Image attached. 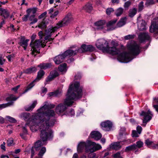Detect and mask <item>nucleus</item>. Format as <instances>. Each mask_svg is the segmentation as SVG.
Listing matches in <instances>:
<instances>
[{"label":"nucleus","instance_id":"42","mask_svg":"<svg viewBox=\"0 0 158 158\" xmlns=\"http://www.w3.org/2000/svg\"><path fill=\"white\" fill-rule=\"evenodd\" d=\"M14 142V140L12 138H10L7 141V144L8 146H10L13 145Z\"/></svg>","mask_w":158,"mask_h":158},{"label":"nucleus","instance_id":"59","mask_svg":"<svg viewBox=\"0 0 158 158\" xmlns=\"http://www.w3.org/2000/svg\"><path fill=\"white\" fill-rule=\"evenodd\" d=\"M81 74L80 73H78L75 76V78L76 80L80 79L81 77Z\"/></svg>","mask_w":158,"mask_h":158},{"label":"nucleus","instance_id":"16","mask_svg":"<svg viewBox=\"0 0 158 158\" xmlns=\"http://www.w3.org/2000/svg\"><path fill=\"white\" fill-rule=\"evenodd\" d=\"M65 58L63 53L60 54L56 56L54 59V60L56 64H59L62 62Z\"/></svg>","mask_w":158,"mask_h":158},{"label":"nucleus","instance_id":"46","mask_svg":"<svg viewBox=\"0 0 158 158\" xmlns=\"http://www.w3.org/2000/svg\"><path fill=\"white\" fill-rule=\"evenodd\" d=\"M131 1H128L125 3L123 6L126 10H127L129 7L131 5Z\"/></svg>","mask_w":158,"mask_h":158},{"label":"nucleus","instance_id":"27","mask_svg":"<svg viewBox=\"0 0 158 158\" xmlns=\"http://www.w3.org/2000/svg\"><path fill=\"white\" fill-rule=\"evenodd\" d=\"M83 8L88 13H90L93 9L92 4L89 3L86 4Z\"/></svg>","mask_w":158,"mask_h":158},{"label":"nucleus","instance_id":"34","mask_svg":"<svg viewBox=\"0 0 158 158\" xmlns=\"http://www.w3.org/2000/svg\"><path fill=\"white\" fill-rule=\"evenodd\" d=\"M126 134L125 129L124 128H121L119 131V135L117 137L118 139H121L123 136H125Z\"/></svg>","mask_w":158,"mask_h":158},{"label":"nucleus","instance_id":"19","mask_svg":"<svg viewBox=\"0 0 158 158\" xmlns=\"http://www.w3.org/2000/svg\"><path fill=\"white\" fill-rule=\"evenodd\" d=\"M59 13V11L58 10H55L52 8L50 9V18L52 19H54V21L57 20V19L56 17Z\"/></svg>","mask_w":158,"mask_h":158},{"label":"nucleus","instance_id":"64","mask_svg":"<svg viewBox=\"0 0 158 158\" xmlns=\"http://www.w3.org/2000/svg\"><path fill=\"white\" fill-rule=\"evenodd\" d=\"M47 12H45L44 13L40 15L39 16V19H41L43 18H44L46 15Z\"/></svg>","mask_w":158,"mask_h":158},{"label":"nucleus","instance_id":"38","mask_svg":"<svg viewBox=\"0 0 158 158\" xmlns=\"http://www.w3.org/2000/svg\"><path fill=\"white\" fill-rule=\"evenodd\" d=\"M37 68L35 67H32L29 68L24 71V73H31L36 71Z\"/></svg>","mask_w":158,"mask_h":158},{"label":"nucleus","instance_id":"60","mask_svg":"<svg viewBox=\"0 0 158 158\" xmlns=\"http://www.w3.org/2000/svg\"><path fill=\"white\" fill-rule=\"evenodd\" d=\"M132 136L133 137H139L137 132L135 131H133L132 132Z\"/></svg>","mask_w":158,"mask_h":158},{"label":"nucleus","instance_id":"4","mask_svg":"<svg viewBox=\"0 0 158 158\" xmlns=\"http://www.w3.org/2000/svg\"><path fill=\"white\" fill-rule=\"evenodd\" d=\"M73 19V18L70 13H68L63 19L61 21H59L56 24V26L54 27H52L50 28V37L51 34L56 31L57 29L62 27L65 26L67 25ZM52 40V38L50 37V41Z\"/></svg>","mask_w":158,"mask_h":158},{"label":"nucleus","instance_id":"15","mask_svg":"<svg viewBox=\"0 0 158 158\" xmlns=\"http://www.w3.org/2000/svg\"><path fill=\"white\" fill-rule=\"evenodd\" d=\"M57 117L54 111L50 110V127L54 125L56 122V118Z\"/></svg>","mask_w":158,"mask_h":158},{"label":"nucleus","instance_id":"9","mask_svg":"<svg viewBox=\"0 0 158 158\" xmlns=\"http://www.w3.org/2000/svg\"><path fill=\"white\" fill-rule=\"evenodd\" d=\"M95 50V48L90 45L82 44L81 48L78 49L79 52H83L89 51L92 52Z\"/></svg>","mask_w":158,"mask_h":158},{"label":"nucleus","instance_id":"57","mask_svg":"<svg viewBox=\"0 0 158 158\" xmlns=\"http://www.w3.org/2000/svg\"><path fill=\"white\" fill-rule=\"evenodd\" d=\"M113 157L115 158H123L121 156L120 152H117L116 153L114 154Z\"/></svg>","mask_w":158,"mask_h":158},{"label":"nucleus","instance_id":"48","mask_svg":"<svg viewBox=\"0 0 158 158\" xmlns=\"http://www.w3.org/2000/svg\"><path fill=\"white\" fill-rule=\"evenodd\" d=\"M6 118L9 120V121L11 123H15L16 122V120L14 118L10 116H6Z\"/></svg>","mask_w":158,"mask_h":158},{"label":"nucleus","instance_id":"2","mask_svg":"<svg viewBox=\"0 0 158 158\" xmlns=\"http://www.w3.org/2000/svg\"><path fill=\"white\" fill-rule=\"evenodd\" d=\"M38 113L34 116V118L36 120L40 119L39 123L34 122V120L32 121L33 125L30 126L31 131L35 132L39 128L40 131V137L44 142L46 141L49 135V105L48 102H45V104L38 110ZM31 121L30 123H31Z\"/></svg>","mask_w":158,"mask_h":158},{"label":"nucleus","instance_id":"55","mask_svg":"<svg viewBox=\"0 0 158 158\" xmlns=\"http://www.w3.org/2000/svg\"><path fill=\"white\" fill-rule=\"evenodd\" d=\"M114 11L112 8H108L106 10V13L107 15H110V13Z\"/></svg>","mask_w":158,"mask_h":158},{"label":"nucleus","instance_id":"41","mask_svg":"<svg viewBox=\"0 0 158 158\" xmlns=\"http://www.w3.org/2000/svg\"><path fill=\"white\" fill-rule=\"evenodd\" d=\"M123 9L122 7H119L116 10L115 12V15L117 17L120 16L123 13Z\"/></svg>","mask_w":158,"mask_h":158},{"label":"nucleus","instance_id":"36","mask_svg":"<svg viewBox=\"0 0 158 158\" xmlns=\"http://www.w3.org/2000/svg\"><path fill=\"white\" fill-rule=\"evenodd\" d=\"M21 118L25 120H27L30 117V114L28 113H23L20 115Z\"/></svg>","mask_w":158,"mask_h":158},{"label":"nucleus","instance_id":"26","mask_svg":"<svg viewBox=\"0 0 158 158\" xmlns=\"http://www.w3.org/2000/svg\"><path fill=\"white\" fill-rule=\"evenodd\" d=\"M80 85L79 82L74 81L70 85L68 89H79Z\"/></svg>","mask_w":158,"mask_h":158},{"label":"nucleus","instance_id":"28","mask_svg":"<svg viewBox=\"0 0 158 158\" xmlns=\"http://www.w3.org/2000/svg\"><path fill=\"white\" fill-rule=\"evenodd\" d=\"M126 19H127L126 17L121 19L117 23V27H121L124 25L126 23Z\"/></svg>","mask_w":158,"mask_h":158},{"label":"nucleus","instance_id":"49","mask_svg":"<svg viewBox=\"0 0 158 158\" xmlns=\"http://www.w3.org/2000/svg\"><path fill=\"white\" fill-rule=\"evenodd\" d=\"M28 125L29 124L27 123L24 127L23 126L22 127L23 133H24V134H27V126H28Z\"/></svg>","mask_w":158,"mask_h":158},{"label":"nucleus","instance_id":"21","mask_svg":"<svg viewBox=\"0 0 158 158\" xmlns=\"http://www.w3.org/2000/svg\"><path fill=\"white\" fill-rule=\"evenodd\" d=\"M29 41V40H25L24 37H22L21 38L19 44L24 48V50H26L28 45L27 43Z\"/></svg>","mask_w":158,"mask_h":158},{"label":"nucleus","instance_id":"30","mask_svg":"<svg viewBox=\"0 0 158 158\" xmlns=\"http://www.w3.org/2000/svg\"><path fill=\"white\" fill-rule=\"evenodd\" d=\"M59 75L58 72L56 70L52 71L50 73V81Z\"/></svg>","mask_w":158,"mask_h":158},{"label":"nucleus","instance_id":"22","mask_svg":"<svg viewBox=\"0 0 158 158\" xmlns=\"http://www.w3.org/2000/svg\"><path fill=\"white\" fill-rule=\"evenodd\" d=\"M110 148L115 150H118L121 147V146L119 142H116L111 143L110 145Z\"/></svg>","mask_w":158,"mask_h":158},{"label":"nucleus","instance_id":"40","mask_svg":"<svg viewBox=\"0 0 158 158\" xmlns=\"http://www.w3.org/2000/svg\"><path fill=\"white\" fill-rule=\"evenodd\" d=\"M61 93V90L60 89H57L54 92H50V96H53L57 97L60 95Z\"/></svg>","mask_w":158,"mask_h":158},{"label":"nucleus","instance_id":"6","mask_svg":"<svg viewBox=\"0 0 158 158\" xmlns=\"http://www.w3.org/2000/svg\"><path fill=\"white\" fill-rule=\"evenodd\" d=\"M28 89H25L24 91H23L21 92L22 94H21L20 92H19L20 95L19 97H18L17 98H15L14 95H10L9 96L7 97L6 98V100L7 101H11L10 102H8L6 104H0V109H2V108H6L7 106H11L12 105L13 102V101L16 100L19 97L21 96L22 94H23L27 92L28 90Z\"/></svg>","mask_w":158,"mask_h":158},{"label":"nucleus","instance_id":"62","mask_svg":"<svg viewBox=\"0 0 158 158\" xmlns=\"http://www.w3.org/2000/svg\"><path fill=\"white\" fill-rule=\"evenodd\" d=\"M5 61V60L1 56H0V64L2 65L4 64Z\"/></svg>","mask_w":158,"mask_h":158},{"label":"nucleus","instance_id":"25","mask_svg":"<svg viewBox=\"0 0 158 158\" xmlns=\"http://www.w3.org/2000/svg\"><path fill=\"white\" fill-rule=\"evenodd\" d=\"M141 116H143L144 117V119L143 120V123H146L148 121H150L152 118L151 116L147 115V113L146 112L143 111L140 114Z\"/></svg>","mask_w":158,"mask_h":158},{"label":"nucleus","instance_id":"17","mask_svg":"<svg viewBox=\"0 0 158 158\" xmlns=\"http://www.w3.org/2000/svg\"><path fill=\"white\" fill-rule=\"evenodd\" d=\"M105 22L104 20H101L94 23L95 29L98 30H101L105 27Z\"/></svg>","mask_w":158,"mask_h":158},{"label":"nucleus","instance_id":"14","mask_svg":"<svg viewBox=\"0 0 158 158\" xmlns=\"http://www.w3.org/2000/svg\"><path fill=\"white\" fill-rule=\"evenodd\" d=\"M79 52L78 49L73 50L72 49H68L63 53L65 57L67 58V57H70L71 56L75 55H76L77 53Z\"/></svg>","mask_w":158,"mask_h":158},{"label":"nucleus","instance_id":"61","mask_svg":"<svg viewBox=\"0 0 158 158\" xmlns=\"http://www.w3.org/2000/svg\"><path fill=\"white\" fill-rule=\"evenodd\" d=\"M30 15H29V14H27V15H24V16L22 18V19L23 20V21H27V18H28V17Z\"/></svg>","mask_w":158,"mask_h":158},{"label":"nucleus","instance_id":"63","mask_svg":"<svg viewBox=\"0 0 158 158\" xmlns=\"http://www.w3.org/2000/svg\"><path fill=\"white\" fill-rule=\"evenodd\" d=\"M142 129V128L141 126H139L137 127V132L139 134H140Z\"/></svg>","mask_w":158,"mask_h":158},{"label":"nucleus","instance_id":"31","mask_svg":"<svg viewBox=\"0 0 158 158\" xmlns=\"http://www.w3.org/2000/svg\"><path fill=\"white\" fill-rule=\"evenodd\" d=\"M44 74V72L43 70H40L38 71L36 78L35 79V81H39L42 78Z\"/></svg>","mask_w":158,"mask_h":158},{"label":"nucleus","instance_id":"11","mask_svg":"<svg viewBox=\"0 0 158 158\" xmlns=\"http://www.w3.org/2000/svg\"><path fill=\"white\" fill-rule=\"evenodd\" d=\"M49 30H46L45 32L43 33L42 31H40L38 33L40 40H42L43 36L44 37V41L47 42L49 41Z\"/></svg>","mask_w":158,"mask_h":158},{"label":"nucleus","instance_id":"5","mask_svg":"<svg viewBox=\"0 0 158 158\" xmlns=\"http://www.w3.org/2000/svg\"><path fill=\"white\" fill-rule=\"evenodd\" d=\"M94 144V142L89 140L86 142H81L77 146V151L78 152H82L85 151L86 153H92L93 152H91V150L93 149V145Z\"/></svg>","mask_w":158,"mask_h":158},{"label":"nucleus","instance_id":"50","mask_svg":"<svg viewBox=\"0 0 158 158\" xmlns=\"http://www.w3.org/2000/svg\"><path fill=\"white\" fill-rule=\"evenodd\" d=\"M136 143V149H137L138 148H140L143 146V143L140 141H139L137 142Z\"/></svg>","mask_w":158,"mask_h":158},{"label":"nucleus","instance_id":"52","mask_svg":"<svg viewBox=\"0 0 158 158\" xmlns=\"http://www.w3.org/2000/svg\"><path fill=\"white\" fill-rule=\"evenodd\" d=\"M143 2H140L138 5V10L139 11H142L143 8Z\"/></svg>","mask_w":158,"mask_h":158},{"label":"nucleus","instance_id":"13","mask_svg":"<svg viewBox=\"0 0 158 158\" xmlns=\"http://www.w3.org/2000/svg\"><path fill=\"white\" fill-rule=\"evenodd\" d=\"M150 37L148 33H140L138 36V38L141 43L144 42L146 40H150Z\"/></svg>","mask_w":158,"mask_h":158},{"label":"nucleus","instance_id":"54","mask_svg":"<svg viewBox=\"0 0 158 158\" xmlns=\"http://www.w3.org/2000/svg\"><path fill=\"white\" fill-rule=\"evenodd\" d=\"M109 154V152H103L101 153V154L100 156L101 158H104L107 156Z\"/></svg>","mask_w":158,"mask_h":158},{"label":"nucleus","instance_id":"39","mask_svg":"<svg viewBox=\"0 0 158 158\" xmlns=\"http://www.w3.org/2000/svg\"><path fill=\"white\" fill-rule=\"evenodd\" d=\"M136 149V144H134L133 145L126 147L125 150V152H128L130 151L135 150Z\"/></svg>","mask_w":158,"mask_h":158},{"label":"nucleus","instance_id":"29","mask_svg":"<svg viewBox=\"0 0 158 158\" xmlns=\"http://www.w3.org/2000/svg\"><path fill=\"white\" fill-rule=\"evenodd\" d=\"M37 103V101H34L31 105L27 106L25 107V110L27 111L31 110L34 108Z\"/></svg>","mask_w":158,"mask_h":158},{"label":"nucleus","instance_id":"12","mask_svg":"<svg viewBox=\"0 0 158 158\" xmlns=\"http://www.w3.org/2000/svg\"><path fill=\"white\" fill-rule=\"evenodd\" d=\"M101 126L103 130L106 131H109L112 127V123L110 121L107 120L102 123Z\"/></svg>","mask_w":158,"mask_h":158},{"label":"nucleus","instance_id":"53","mask_svg":"<svg viewBox=\"0 0 158 158\" xmlns=\"http://www.w3.org/2000/svg\"><path fill=\"white\" fill-rule=\"evenodd\" d=\"M154 4V2L153 0H148L147 1L145 5L147 6H148L150 5H152Z\"/></svg>","mask_w":158,"mask_h":158},{"label":"nucleus","instance_id":"35","mask_svg":"<svg viewBox=\"0 0 158 158\" xmlns=\"http://www.w3.org/2000/svg\"><path fill=\"white\" fill-rule=\"evenodd\" d=\"M49 67V63H42L38 65V67L40 68L41 69H46Z\"/></svg>","mask_w":158,"mask_h":158},{"label":"nucleus","instance_id":"58","mask_svg":"<svg viewBox=\"0 0 158 158\" xmlns=\"http://www.w3.org/2000/svg\"><path fill=\"white\" fill-rule=\"evenodd\" d=\"M35 151H36L35 150V148L34 147H32L31 149V157L32 158L33 156H34L35 154Z\"/></svg>","mask_w":158,"mask_h":158},{"label":"nucleus","instance_id":"32","mask_svg":"<svg viewBox=\"0 0 158 158\" xmlns=\"http://www.w3.org/2000/svg\"><path fill=\"white\" fill-rule=\"evenodd\" d=\"M94 144L93 145V149H91V151L94 152L100 150L102 148L101 145L98 144H96L94 142Z\"/></svg>","mask_w":158,"mask_h":158},{"label":"nucleus","instance_id":"18","mask_svg":"<svg viewBox=\"0 0 158 158\" xmlns=\"http://www.w3.org/2000/svg\"><path fill=\"white\" fill-rule=\"evenodd\" d=\"M90 136L92 138H94L95 140H98L101 138L102 135L99 132L94 131H92L91 133Z\"/></svg>","mask_w":158,"mask_h":158},{"label":"nucleus","instance_id":"1","mask_svg":"<svg viewBox=\"0 0 158 158\" xmlns=\"http://www.w3.org/2000/svg\"><path fill=\"white\" fill-rule=\"evenodd\" d=\"M96 45L98 49L102 50L103 52L113 55H118V59L122 62H129L133 58L131 54L133 56L137 55L140 52L139 45L134 41L127 44V48L129 53L126 52L121 53L120 49L115 47H110L108 42L103 39L98 40Z\"/></svg>","mask_w":158,"mask_h":158},{"label":"nucleus","instance_id":"23","mask_svg":"<svg viewBox=\"0 0 158 158\" xmlns=\"http://www.w3.org/2000/svg\"><path fill=\"white\" fill-rule=\"evenodd\" d=\"M0 14L4 18H7L9 15V12L6 9L1 7H0Z\"/></svg>","mask_w":158,"mask_h":158},{"label":"nucleus","instance_id":"47","mask_svg":"<svg viewBox=\"0 0 158 158\" xmlns=\"http://www.w3.org/2000/svg\"><path fill=\"white\" fill-rule=\"evenodd\" d=\"M135 36L134 35H127L125 36L124 37V39L126 40H131L133 39Z\"/></svg>","mask_w":158,"mask_h":158},{"label":"nucleus","instance_id":"20","mask_svg":"<svg viewBox=\"0 0 158 158\" xmlns=\"http://www.w3.org/2000/svg\"><path fill=\"white\" fill-rule=\"evenodd\" d=\"M49 23V19L46 18L44 19L42 22L40 23L38 27L40 28L43 29L46 27L47 25Z\"/></svg>","mask_w":158,"mask_h":158},{"label":"nucleus","instance_id":"56","mask_svg":"<svg viewBox=\"0 0 158 158\" xmlns=\"http://www.w3.org/2000/svg\"><path fill=\"white\" fill-rule=\"evenodd\" d=\"M116 20H114L109 22L107 24V27H109L112 26L116 23Z\"/></svg>","mask_w":158,"mask_h":158},{"label":"nucleus","instance_id":"33","mask_svg":"<svg viewBox=\"0 0 158 158\" xmlns=\"http://www.w3.org/2000/svg\"><path fill=\"white\" fill-rule=\"evenodd\" d=\"M137 9L134 8L130 9L128 12V15L131 17H133L137 13Z\"/></svg>","mask_w":158,"mask_h":158},{"label":"nucleus","instance_id":"51","mask_svg":"<svg viewBox=\"0 0 158 158\" xmlns=\"http://www.w3.org/2000/svg\"><path fill=\"white\" fill-rule=\"evenodd\" d=\"M37 81H35L34 80L32 82L28 85L26 89H31L35 85V83Z\"/></svg>","mask_w":158,"mask_h":158},{"label":"nucleus","instance_id":"37","mask_svg":"<svg viewBox=\"0 0 158 158\" xmlns=\"http://www.w3.org/2000/svg\"><path fill=\"white\" fill-rule=\"evenodd\" d=\"M67 64L64 63L60 64L58 67L59 70L61 72H66L67 71Z\"/></svg>","mask_w":158,"mask_h":158},{"label":"nucleus","instance_id":"45","mask_svg":"<svg viewBox=\"0 0 158 158\" xmlns=\"http://www.w3.org/2000/svg\"><path fill=\"white\" fill-rule=\"evenodd\" d=\"M66 115L72 116L74 115L75 112L73 109H71L68 112H66L64 114Z\"/></svg>","mask_w":158,"mask_h":158},{"label":"nucleus","instance_id":"43","mask_svg":"<svg viewBox=\"0 0 158 158\" xmlns=\"http://www.w3.org/2000/svg\"><path fill=\"white\" fill-rule=\"evenodd\" d=\"M36 10L35 8L29 9L27 10V14H29L30 15L31 13L34 14L36 13Z\"/></svg>","mask_w":158,"mask_h":158},{"label":"nucleus","instance_id":"44","mask_svg":"<svg viewBox=\"0 0 158 158\" xmlns=\"http://www.w3.org/2000/svg\"><path fill=\"white\" fill-rule=\"evenodd\" d=\"M145 143L148 147H152V146L153 144V142L152 141H150L149 139H146L145 141Z\"/></svg>","mask_w":158,"mask_h":158},{"label":"nucleus","instance_id":"7","mask_svg":"<svg viewBox=\"0 0 158 158\" xmlns=\"http://www.w3.org/2000/svg\"><path fill=\"white\" fill-rule=\"evenodd\" d=\"M46 42L43 41L42 40H36L32 43H31L30 45L33 49V51L36 52H39L38 49L40 47H42L45 45Z\"/></svg>","mask_w":158,"mask_h":158},{"label":"nucleus","instance_id":"8","mask_svg":"<svg viewBox=\"0 0 158 158\" xmlns=\"http://www.w3.org/2000/svg\"><path fill=\"white\" fill-rule=\"evenodd\" d=\"M42 145L41 141L38 140L35 143L34 146H33L35 148V150L36 151H38L40 150L38 154V155L40 157H41L43 155L46 150L45 147H42L41 148Z\"/></svg>","mask_w":158,"mask_h":158},{"label":"nucleus","instance_id":"24","mask_svg":"<svg viewBox=\"0 0 158 158\" xmlns=\"http://www.w3.org/2000/svg\"><path fill=\"white\" fill-rule=\"evenodd\" d=\"M146 23L144 20H142L138 23V28L140 31L146 29Z\"/></svg>","mask_w":158,"mask_h":158},{"label":"nucleus","instance_id":"10","mask_svg":"<svg viewBox=\"0 0 158 158\" xmlns=\"http://www.w3.org/2000/svg\"><path fill=\"white\" fill-rule=\"evenodd\" d=\"M150 31L158 33V17L154 19L150 28Z\"/></svg>","mask_w":158,"mask_h":158},{"label":"nucleus","instance_id":"3","mask_svg":"<svg viewBox=\"0 0 158 158\" xmlns=\"http://www.w3.org/2000/svg\"><path fill=\"white\" fill-rule=\"evenodd\" d=\"M83 95L82 89H68L64 100V103H60L56 107L57 114L60 115L67 109V106H71L74 101L81 98Z\"/></svg>","mask_w":158,"mask_h":158}]
</instances>
